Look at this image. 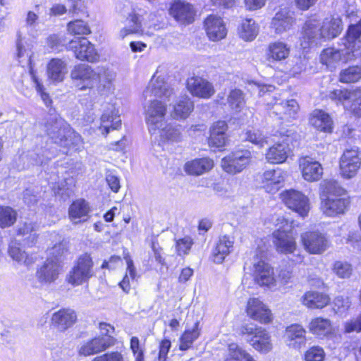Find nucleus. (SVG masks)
Wrapping results in <instances>:
<instances>
[{
    "label": "nucleus",
    "instance_id": "f257e3e1",
    "mask_svg": "<svg viewBox=\"0 0 361 361\" xmlns=\"http://www.w3.org/2000/svg\"><path fill=\"white\" fill-rule=\"evenodd\" d=\"M44 129L49 138L62 147H70L80 142V136L61 118L51 116L44 124Z\"/></svg>",
    "mask_w": 361,
    "mask_h": 361
},
{
    "label": "nucleus",
    "instance_id": "f03ea898",
    "mask_svg": "<svg viewBox=\"0 0 361 361\" xmlns=\"http://www.w3.org/2000/svg\"><path fill=\"white\" fill-rule=\"evenodd\" d=\"M167 112V105L158 99L149 100L145 106V120L152 134H157V130L163 128L165 124V117Z\"/></svg>",
    "mask_w": 361,
    "mask_h": 361
},
{
    "label": "nucleus",
    "instance_id": "7ed1b4c3",
    "mask_svg": "<svg viewBox=\"0 0 361 361\" xmlns=\"http://www.w3.org/2000/svg\"><path fill=\"white\" fill-rule=\"evenodd\" d=\"M93 261L88 253L80 255L67 276V281L73 286H79L93 276Z\"/></svg>",
    "mask_w": 361,
    "mask_h": 361
},
{
    "label": "nucleus",
    "instance_id": "20e7f679",
    "mask_svg": "<svg viewBox=\"0 0 361 361\" xmlns=\"http://www.w3.org/2000/svg\"><path fill=\"white\" fill-rule=\"evenodd\" d=\"M240 332L243 335L252 336L248 342L257 351L267 353L271 350L273 344L271 336L265 329L246 324L240 327Z\"/></svg>",
    "mask_w": 361,
    "mask_h": 361
},
{
    "label": "nucleus",
    "instance_id": "39448f33",
    "mask_svg": "<svg viewBox=\"0 0 361 361\" xmlns=\"http://www.w3.org/2000/svg\"><path fill=\"white\" fill-rule=\"evenodd\" d=\"M300 242L304 250L311 255H320L329 247L327 237L317 231L302 233L300 235Z\"/></svg>",
    "mask_w": 361,
    "mask_h": 361
},
{
    "label": "nucleus",
    "instance_id": "423d86ee",
    "mask_svg": "<svg viewBox=\"0 0 361 361\" xmlns=\"http://www.w3.org/2000/svg\"><path fill=\"white\" fill-rule=\"evenodd\" d=\"M116 342L114 336H97L81 343L78 347V353L84 357L99 354L114 345Z\"/></svg>",
    "mask_w": 361,
    "mask_h": 361
},
{
    "label": "nucleus",
    "instance_id": "0eeeda50",
    "mask_svg": "<svg viewBox=\"0 0 361 361\" xmlns=\"http://www.w3.org/2000/svg\"><path fill=\"white\" fill-rule=\"evenodd\" d=\"M283 202L300 216L305 217L310 209L309 198L300 191L286 190L281 193Z\"/></svg>",
    "mask_w": 361,
    "mask_h": 361
},
{
    "label": "nucleus",
    "instance_id": "6e6552de",
    "mask_svg": "<svg viewBox=\"0 0 361 361\" xmlns=\"http://www.w3.org/2000/svg\"><path fill=\"white\" fill-rule=\"evenodd\" d=\"M251 153L248 150H237L221 160V166L228 173L241 172L250 164Z\"/></svg>",
    "mask_w": 361,
    "mask_h": 361
},
{
    "label": "nucleus",
    "instance_id": "1a4fd4ad",
    "mask_svg": "<svg viewBox=\"0 0 361 361\" xmlns=\"http://www.w3.org/2000/svg\"><path fill=\"white\" fill-rule=\"evenodd\" d=\"M94 68L85 63L75 65L71 71V78L80 90L94 87Z\"/></svg>",
    "mask_w": 361,
    "mask_h": 361
},
{
    "label": "nucleus",
    "instance_id": "9d476101",
    "mask_svg": "<svg viewBox=\"0 0 361 361\" xmlns=\"http://www.w3.org/2000/svg\"><path fill=\"white\" fill-rule=\"evenodd\" d=\"M361 165V158L357 148L346 149L340 159L341 174L345 178L354 177Z\"/></svg>",
    "mask_w": 361,
    "mask_h": 361
},
{
    "label": "nucleus",
    "instance_id": "9b49d317",
    "mask_svg": "<svg viewBox=\"0 0 361 361\" xmlns=\"http://www.w3.org/2000/svg\"><path fill=\"white\" fill-rule=\"evenodd\" d=\"M252 275L255 283L260 286L269 288H275L277 286L273 268L264 261L254 263Z\"/></svg>",
    "mask_w": 361,
    "mask_h": 361
},
{
    "label": "nucleus",
    "instance_id": "f8f14e48",
    "mask_svg": "<svg viewBox=\"0 0 361 361\" xmlns=\"http://www.w3.org/2000/svg\"><path fill=\"white\" fill-rule=\"evenodd\" d=\"M70 49H74L75 57L80 61L94 63L99 61V55L94 46L86 38L70 42Z\"/></svg>",
    "mask_w": 361,
    "mask_h": 361
},
{
    "label": "nucleus",
    "instance_id": "ddd939ff",
    "mask_svg": "<svg viewBox=\"0 0 361 361\" xmlns=\"http://www.w3.org/2000/svg\"><path fill=\"white\" fill-rule=\"evenodd\" d=\"M247 315L252 319L261 324H269L272 322L273 316L270 309L259 299L253 298L247 301Z\"/></svg>",
    "mask_w": 361,
    "mask_h": 361
},
{
    "label": "nucleus",
    "instance_id": "4468645a",
    "mask_svg": "<svg viewBox=\"0 0 361 361\" xmlns=\"http://www.w3.org/2000/svg\"><path fill=\"white\" fill-rule=\"evenodd\" d=\"M273 243L279 253L289 255L296 251V240L290 231L278 229L273 233Z\"/></svg>",
    "mask_w": 361,
    "mask_h": 361
},
{
    "label": "nucleus",
    "instance_id": "2eb2a0df",
    "mask_svg": "<svg viewBox=\"0 0 361 361\" xmlns=\"http://www.w3.org/2000/svg\"><path fill=\"white\" fill-rule=\"evenodd\" d=\"M77 321L75 312L69 308H63L51 315L50 326L59 332H64Z\"/></svg>",
    "mask_w": 361,
    "mask_h": 361
},
{
    "label": "nucleus",
    "instance_id": "dca6fc26",
    "mask_svg": "<svg viewBox=\"0 0 361 361\" xmlns=\"http://www.w3.org/2000/svg\"><path fill=\"white\" fill-rule=\"evenodd\" d=\"M173 94V89L165 82L164 77L157 75V72L153 75L144 92L146 98L154 96L169 99Z\"/></svg>",
    "mask_w": 361,
    "mask_h": 361
},
{
    "label": "nucleus",
    "instance_id": "f3484780",
    "mask_svg": "<svg viewBox=\"0 0 361 361\" xmlns=\"http://www.w3.org/2000/svg\"><path fill=\"white\" fill-rule=\"evenodd\" d=\"M60 268V262L48 258L44 264L37 269L35 276L42 284L51 283L58 279Z\"/></svg>",
    "mask_w": 361,
    "mask_h": 361
},
{
    "label": "nucleus",
    "instance_id": "a211bd4d",
    "mask_svg": "<svg viewBox=\"0 0 361 361\" xmlns=\"http://www.w3.org/2000/svg\"><path fill=\"white\" fill-rule=\"evenodd\" d=\"M169 14L181 24H190L194 21L195 10L189 3L178 0L171 4Z\"/></svg>",
    "mask_w": 361,
    "mask_h": 361
},
{
    "label": "nucleus",
    "instance_id": "6ab92c4d",
    "mask_svg": "<svg viewBox=\"0 0 361 361\" xmlns=\"http://www.w3.org/2000/svg\"><path fill=\"white\" fill-rule=\"evenodd\" d=\"M299 166L303 178L308 182L319 180L323 174L321 164L310 157H304L299 159Z\"/></svg>",
    "mask_w": 361,
    "mask_h": 361
},
{
    "label": "nucleus",
    "instance_id": "aec40b11",
    "mask_svg": "<svg viewBox=\"0 0 361 361\" xmlns=\"http://www.w3.org/2000/svg\"><path fill=\"white\" fill-rule=\"evenodd\" d=\"M187 88L193 96L204 99L210 98L215 92L212 84L200 77L188 78Z\"/></svg>",
    "mask_w": 361,
    "mask_h": 361
},
{
    "label": "nucleus",
    "instance_id": "412c9836",
    "mask_svg": "<svg viewBox=\"0 0 361 361\" xmlns=\"http://www.w3.org/2000/svg\"><path fill=\"white\" fill-rule=\"evenodd\" d=\"M94 82H98L97 90L100 94H104L111 89L112 82L115 79L116 74L109 68L104 66H99L94 68Z\"/></svg>",
    "mask_w": 361,
    "mask_h": 361
},
{
    "label": "nucleus",
    "instance_id": "4be33fe9",
    "mask_svg": "<svg viewBox=\"0 0 361 361\" xmlns=\"http://www.w3.org/2000/svg\"><path fill=\"white\" fill-rule=\"evenodd\" d=\"M349 204V200L342 197L321 199V210L327 216H336L344 214Z\"/></svg>",
    "mask_w": 361,
    "mask_h": 361
},
{
    "label": "nucleus",
    "instance_id": "5701e85b",
    "mask_svg": "<svg viewBox=\"0 0 361 361\" xmlns=\"http://www.w3.org/2000/svg\"><path fill=\"white\" fill-rule=\"evenodd\" d=\"M101 126L99 129L102 133L106 135L110 129L116 130L121 125L118 111L113 104H107L100 118Z\"/></svg>",
    "mask_w": 361,
    "mask_h": 361
},
{
    "label": "nucleus",
    "instance_id": "b1692460",
    "mask_svg": "<svg viewBox=\"0 0 361 361\" xmlns=\"http://www.w3.org/2000/svg\"><path fill=\"white\" fill-rule=\"evenodd\" d=\"M228 125L224 121H218L210 128L209 145L216 148H221L227 145L228 136L227 135Z\"/></svg>",
    "mask_w": 361,
    "mask_h": 361
},
{
    "label": "nucleus",
    "instance_id": "393cba45",
    "mask_svg": "<svg viewBox=\"0 0 361 361\" xmlns=\"http://www.w3.org/2000/svg\"><path fill=\"white\" fill-rule=\"evenodd\" d=\"M204 27L208 37L212 41L224 39L227 33L223 20L215 15H210L205 19Z\"/></svg>",
    "mask_w": 361,
    "mask_h": 361
},
{
    "label": "nucleus",
    "instance_id": "a878e982",
    "mask_svg": "<svg viewBox=\"0 0 361 361\" xmlns=\"http://www.w3.org/2000/svg\"><path fill=\"white\" fill-rule=\"evenodd\" d=\"M341 60L343 61L351 60L350 51L345 43H343V46L338 49L326 48L321 54V62L326 66H330Z\"/></svg>",
    "mask_w": 361,
    "mask_h": 361
},
{
    "label": "nucleus",
    "instance_id": "bb28decb",
    "mask_svg": "<svg viewBox=\"0 0 361 361\" xmlns=\"http://www.w3.org/2000/svg\"><path fill=\"white\" fill-rule=\"evenodd\" d=\"M299 110L296 100L290 99L280 103H276L271 108V114L279 116L280 119L290 120L294 118Z\"/></svg>",
    "mask_w": 361,
    "mask_h": 361
},
{
    "label": "nucleus",
    "instance_id": "cd10ccee",
    "mask_svg": "<svg viewBox=\"0 0 361 361\" xmlns=\"http://www.w3.org/2000/svg\"><path fill=\"white\" fill-rule=\"evenodd\" d=\"M233 244L234 239L233 237L228 235L221 236L212 252L214 262L218 264L222 263L226 257L233 250Z\"/></svg>",
    "mask_w": 361,
    "mask_h": 361
},
{
    "label": "nucleus",
    "instance_id": "c85d7f7f",
    "mask_svg": "<svg viewBox=\"0 0 361 361\" xmlns=\"http://www.w3.org/2000/svg\"><path fill=\"white\" fill-rule=\"evenodd\" d=\"M295 23V20L290 11L286 9H281L278 11L271 21V27L277 34H281L289 30Z\"/></svg>",
    "mask_w": 361,
    "mask_h": 361
},
{
    "label": "nucleus",
    "instance_id": "c756f323",
    "mask_svg": "<svg viewBox=\"0 0 361 361\" xmlns=\"http://www.w3.org/2000/svg\"><path fill=\"white\" fill-rule=\"evenodd\" d=\"M290 149L288 144L283 140L270 147L265 156L268 162L271 164L283 163L288 158Z\"/></svg>",
    "mask_w": 361,
    "mask_h": 361
},
{
    "label": "nucleus",
    "instance_id": "7c9ffc66",
    "mask_svg": "<svg viewBox=\"0 0 361 361\" xmlns=\"http://www.w3.org/2000/svg\"><path fill=\"white\" fill-rule=\"evenodd\" d=\"M89 212V204L83 199L74 201L68 209L69 218L73 224H75L86 221Z\"/></svg>",
    "mask_w": 361,
    "mask_h": 361
},
{
    "label": "nucleus",
    "instance_id": "2f4dec72",
    "mask_svg": "<svg viewBox=\"0 0 361 361\" xmlns=\"http://www.w3.org/2000/svg\"><path fill=\"white\" fill-rule=\"evenodd\" d=\"M67 72V63L61 59H52L47 64L48 78L54 82H62Z\"/></svg>",
    "mask_w": 361,
    "mask_h": 361
},
{
    "label": "nucleus",
    "instance_id": "473e14b6",
    "mask_svg": "<svg viewBox=\"0 0 361 361\" xmlns=\"http://www.w3.org/2000/svg\"><path fill=\"white\" fill-rule=\"evenodd\" d=\"M302 39L307 44L317 43L323 39L319 20L310 19L305 22L302 27Z\"/></svg>",
    "mask_w": 361,
    "mask_h": 361
},
{
    "label": "nucleus",
    "instance_id": "72a5a7b5",
    "mask_svg": "<svg viewBox=\"0 0 361 361\" xmlns=\"http://www.w3.org/2000/svg\"><path fill=\"white\" fill-rule=\"evenodd\" d=\"M330 302L329 295L317 291H308L302 298L304 305L310 309H322Z\"/></svg>",
    "mask_w": 361,
    "mask_h": 361
},
{
    "label": "nucleus",
    "instance_id": "f704fd0d",
    "mask_svg": "<svg viewBox=\"0 0 361 361\" xmlns=\"http://www.w3.org/2000/svg\"><path fill=\"white\" fill-rule=\"evenodd\" d=\"M305 331L298 324L291 325L287 327L286 338L287 345L293 348H300L305 342Z\"/></svg>",
    "mask_w": 361,
    "mask_h": 361
},
{
    "label": "nucleus",
    "instance_id": "c9c22d12",
    "mask_svg": "<svg viewBox=\"0 0 361 361\" xmlns=\"http://www.w3.org/2000/svg\"><path fill=\"white\" fill-rule=\"evenodd\" d=\"M214 166L213 160L209 158H202L188 161L184 166L186 173L190 175L199 176L208 172Z\"/></svg>",
    "mask_w": 361,
    "mask_h": 361
},
{
    "label": "nucleus",
    "instance_id": "e433bc0d",
    "mask_svg": "<svg viewBox=\"0 0 361 361\" xmlns=\"http://www.w3.org/2000/svg\"><path fill=\"white\" fill-rule=\"evenodd\" d=\"M290 54V47L284 42H274L270 43L267 51V59L269 62L286 59Z\"/></svg>",
    "mask_w": 361,
    "mask_h": 361
},
{
    "label": "nucleus",
    "instance_id": "4c0bfd02",
    "mask_svg": "<svg viewBox=\"0 0 361 361\" xmlns=\"http://www.w3.org/2000/svg\"><path fill=\"white\" fill-rule=\"evenodd\" d=\"M310 123L319 131L331 132L333 121L328 114L322 110L315 109L311 114Z\"/></svg>",
    "mask_w": 361,
    "mask_h": 361
},
{
    "label": "nucleus",
    "instance_id": "58836bf2",
    "mask_svg": "<svg viewBox=\"0 0 361 361\" xmlns=\"http://www.w3.org/2000/svg\"><path fill=\"white\" fill-rule=\"evenodd\" d=\"M193 109V102L188 96L184 95L180 97L173 105L171 116L175 119H185L188 117Z\"/></svg>",
    "mask_w": 361,
    "mask_h": 361
},
{
    "label": "nucleus",
    "instance_id": "ea45409f",
    "mask_svg": "<svg viewBox=\"0 0 361 361\" xmlns=\"http://www.w3.org/2000/svg\"><path fill=\"white\" fill-rule=\"evenodd\" d=\"M320 199L338 197L345 194V190L334 180H324L320 183Z\"/></svg>",
    "mask_w": 361,
    "mask_h": 361
},
{
    "label": "nucleus",
    "instance_id": "a19ab883",
    "mask_svg": "<svg viewBox=\"0 0 361 361\" xmlns=\"http://www.w3.org/2000/svg\"><path fill=\"white\" fill-rule=\"evenodd\" d=\"M320 28L323 39H333L337 37L343 30L341 19L339 18L326 19L322 25L320 24Z\"/></svg>",
    "mask_w": 361,
    "mask_h": 361
},
{
    "label": "nucleus",
    "instance_id": "79ce46f5",
    "mask_svg": "<svg viewBox=\"0 0 361 361\" xmlns=\"http://www.w3.org/2000/svg\"><path fill=\"white\" fill-rule=\"evenodd\" d=\"M309 329L313 334L324 337L331 333L332 326L329 319L317 317L310 323Z\"/></svg>",
    "mask_w": 361,
    "mask_h": 361
},
{
    "label": "nucleus",
    "instance_id": "37998d69",
    "mask_svg": "<svg viewBox=\"0 0 361 361\" xmlns=\"http://www.w3.org/2000/svg\"><path fill=\"white\" fill-rule=\"evenodd\" d=\"M361 19L354 25H350L348 29L345 38L343 40L345 43L348 49H355V47H360L361 41Z\"/></svg>",
    "mask_w": 361,
    "mask_h": 361
},
{
    "label": "nucleus",
    "instance_id": "c03bdc74",
    "mask_svg": "<svg viewBox=\"0 0 361 361\" xmlns=\"http://www.w3.org/2000/svg\"><path fill=\"white\" fill-rule=\"evenodd\" d=\"M141 27L139 17L135 13H131L126 18V26L121 30L119 37L123 39L128 35L139 33L142 31Z\"/></svg>",
    "mask_w": 361,
    "mask_h": 361
},
{
    "label": "nucleus",
    "instance_id": "a18cd8bd",
    "mask_svg": "<svg viewBox=\"0 0 361 361\" xmlns=\"http://www.w3.org/2000/svg\"><path fill=\"white\" fill-rule=\"evenodd\" d=\"M257 34L258 27L253 19H245L242 21L239 28V35L242 39L245 41H252Z\"/></svg>",
    "mask_w": 361,
    "mask_h": 361
},
{
    "label": "nucleus",
    "instance_id": "49530a36",
    "mask_svg": "<svg viewBox=\"0 0 361 361\" xmlns=\"http://www.w3.org/2000/svg\"><path fill=\"white\" fill-rule=\"evenodd\" d=\"M200 334L199 322H196L192 329H186L180 336V350H186L191 348L193 342L199 337Z\"/></svg>",
    "mask_w": 361,
    "mask_h": 361
},
{
    "label": "nucleus",
    "instance_id": "de8ad7c7",
    "mask_svg": "<svg viewBox=\"0 0 361 361\" xmlns=\"http://www.w3.org/2000/svg\"><path fill=\"white\" fill-rule=\"evenodd\" d=\"M225 361H256L254 357L235 343L228 345V354Z\"/></svg>",
    "mask_w": 361,
    "mask_h": 361
},
{
    "label": "nucleus",
    "instance_id": "09e8293b",
    "mask_svg": "<svg viewBox=\"0 0 361 361\" xmlns=\"http://www.w3.org/2000/svg\"><path fill=\"white\" fill-rule=\"evenodd\" d=\"M360 93L359 91L351 92L347 90L338 89L329 93V98L347 106L348 103L351 102Z\"/></svg>",
    "mask_w": 361,
    "mask_h": 361
},
{
    "label": "nucleus",
    "instance_id": "8fccbe9b",
    "mask_svg": "<svg viewBox=\"0 0 361 361\" xmlns=\"http://www.w3.org/2000/svg\"><path fill=\"white\" fill-rule=\"evenodd\" d=\"M284 180L283 171L280 169L266 171L263 174V183L267 187L274 185L278 190V185Z\"/></svg>",
    "mask_w": 361,
    "mask_h": 361
},
{
    "label": "nucleus",
    "instance_id": "3c124183",
    "mask_svg": "<svg viewBox=\"0 0 361 361\" xmlns=\"http://www.w3.org/2000/svg\"><path fill=\"white\" fill-rule=\"evenodd\" d=\"M360 78L361 67L358 66H350L340 73V81L343 83L355 82Z\"/></svg>",
    "mask_w": 361,
    "mask_h": 361
},
{
    "label": "nucleus",
    "instance_id": "603ef678",
    "mask_svg": "<svg viewBox=\"0 0 361 361\" xmlns=\"http://www.w3.org/2000/svg\"><path fill=\"white\" fill-rule=\"evenodd\" d=\"M17 212L10 207L0 206V227L6 228L14 224Z\"/></svg>",
    "mask_w": 361,
    "mask_h": 361
},
{
    "label": "nucleus",
    "instance_id": "864d4df0",
    "mask_svg": "<svg viewBox=\"0 0 361 361\" xmlns=\"http://www.w3.org/2000/svg\"><path fill=\"white\" fill-rule=\"evenodd\" d=\"M227 101L230 107L235 111H240L245 104L244 94L238 89L230 92Z\"/></svg>",
    "mask_w": 361,
    "mask_h": 361
},
{
    "label": "nucleus",
    "instance_id": "5fc2aeb1",
    "mask_svg": "<svg viewBox=\"0 0 361 361\" xmlns=\"http://www.w3.org/2000/svg\"><path fill=\"white\" fill-rule=\"evenodd\" d=\"M67 30L74 35H87L91 33L89 25L82 20L69 22L67 25Z\"/></svg>",
    "mask_w": 361,
    "mask_h": 361
},
{
    "label": "nucleus",
    "instance_id": "6e6d98bb",
    "mask_svg": "<svg viewBox=\"0 0 361 361\" xmlns=\"http://www.w3.org/2000/svg\"><path fill=\"white\" fill-rule=\"evenodd\" d=\"M136 271L133 265V260L129 259L127 260V271L123 280L119 283L120 287L122 290L128 293L130 290V281H133L135 279Z\"/></svg>",
    "mask_w": 361,
    "mask_h": 361
},
{
    "label": "nucleus",
    "instance_id": "4d7b16f0",
    "mask_svg": "<svg viewBox=\"0 0 361 361\" xmlns=\"http://www.w3.org/2000/svg\"><path fill=\"white\" fill-rule=\"evenodd\" d=\"M157 133H159L160 136L164 139L172 142H178L182 137L180 128L170 125L164 126L160 130H157Z\"/></svg>",
    "mask_w": 361,
    "mask_h": 361
},
{
    "label": "nucleus",
    "instance_id": "13d9d810",
    "mask_svg": "<svg viewBox=\"0 0 361 361\" xmlns=\"http://www.w3.org/2000/svg\"><path fill=\"white\" fill-rule=\"evenodd\" d=\"M334 272L341 279L349 278L353 271L352 266L346 262L337 261L334 264Z\"/></svg>",
    "mask_w": 361,
    "mask_h": 361
},
{
    "label": "nucleus",
    "instance_id": "bf43d9fd",
    "mask_svg": "<svg viewBox=\"0 0 361 361\" xmlns=\"http://www.w3.org/2000/svg\"><path fill=\"white\" fill-rule=\"evenodd\" d=\"M246 139L253 144L263 147L268 143V137L262 134L259 130H251L246 133Z\"/></svg>",
    "mask_w": 361,
    "mask_h": 361
},
{
    "label": "nucleus",
    "instance_id": "052dcab7",
    "mask_svg": "<svg viewBox=\"0 0 361 361\" xmlns=\"http://www.w3.org/2000/svg\"><path fill=\"white\" fill-rule=\"evenodd\" d=\"M68 252V244L65 242L60 243L53 246L49 251L50 257L54 261L60 262V258L66 255Z\"/></svg>",
    "mask_w": 361,
    "mask_h": 361
},
{
    "label": "nucleus",
    "instance_id": "680f3d73",
    "mask_svg": "<svg viewBox=\"0 0 361 361\" xmlns=\"http://www.w3.org/2000/svg\"><path fill=\"white\" fill-rule=\"evenodd\" d=\"M9 255L18 262L27 263V254L20 250L16 241H12L8 248Z\"/></svg>",
    "mask_w": 361,
    "mask_h": 361
},
{
    "label": "nucleus",
    "instance_id": "e2e57ef3",
    "mask_svg": "<svg viewBox=\"0 0 361 361\" xmlns=\"http://www.w3.org/2000/svg\"><path fill=\"white\" fill-rule=\"evenodd\" d=\"M333 305L335 312L343 314L348 310L351 302L348 297L338 296L334 299Z\"/></svg>",
    "mask_w": 361,
    "mask_h": 361
},
{
    "label": "nucleus",
    "instance_id": "0e129e2a",
    "mask_svg": "<svg viewBox=\"0 0 361 361\" xmlns=\"http://www.w3.org/2000/svg\"><path fill=\"white\" fill-rule=\"evenodd\" d=\"M41 151V149H38L37 152L33 150L27 152L26 156L32 164L42 165L44 164H47L50 159L49 157L42 154Z\"/></svg>",
    "mask_w": 361,
    "mask_h": 361
},
{
    "label": "nucleus",
    "instance_id": "69168bd1",
    "mask_svg": "<svg viewBox=\"0 0 361 361\" xmlns=\"http://www.w3.org/2000/svg\"><path fill=\"white\" fill-rule=\"evenodd\" d=\"M35 229L36 226L34 224L31 222L25 223L23 225L20 226V227L18 228V234L21 235H29L27 238L30 240L32 243H33L37 238Z\"/></svg>",
    "mask_w": 361,
    "mask_h": 361
},
{
    "label": "nucleus",
    "instance_id": "338daca9",
    "mask_svg": "<svg viewBox=\"0 0 361 361\" xmlns=\"http://www.w3.org/2000/svg\"><path fill=\"white\" fill-rule=\"evenodd\" d=\"M91 361H124V357L119 351H111L97 355Z\"/></svg>",
    "mask_w": 361,
    "mask_h": 361
},
{
    "label": "nucleus",
    "instance_id": "774afa93",
    "mask_svg": "<svg viewBox=\"0 0 361 361\" xmlns=\"http://www.w3.org/2000/svg\"><path fill=\"white\" fill-rule=\"evenodd\" d=\"M324 358L323 349L316 346L310 348L305 355V361H323Z\"/></svg>",
    "mask_w": 361,
    "mask_h": 361
}]
</instances>
